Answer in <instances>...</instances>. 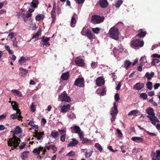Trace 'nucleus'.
<instances>
[{"instance_id": "obj_55", "label": "nucleus", "mask_w": 160, "mask_h": 160, "mask_svg": "<svg viewBox=\"0 0 160 160\" xmlns=\"http://www.w3.org/2000/svg\"><path fill=\"white\" fill-rule=\"evenodd\" d=\"M78 134V135H79V138L81 139H83V133L81 131Z\"/></svg>"}, {"instance_id": "obj_57", "label": "nucleus", "mask_w": 160, "mask_h": 160, "mask_svg": "<svg viewBox=\"0 0 160 160\" xmlns=\"http://www.w3.org/2000/svg\"><path fill=\"white\" fill-rule=\"evenodd\" d=\"M58 131L61 133V134L63 135L66 134V130L65 129H63L62 130L59 129Z\"/></svg>"}, {"instance_id": "obj_38", "label": "nucleus", "mask_w": 160, "mask_h": 160, "mask_svg": "<svg viewBox=\"0 0 160 160\" xmlns=\"http://www.w3.org/2000/svg\"><path fill=\"white\" fill-rule=\"evenodd\" d=\"M29 152L28 151H25L23 152L22 153V155L21 156V157L23 159L24 158H26L27 157L28 154Z\"/></svg>"}, {"instance_id": "obj_18", "label": "nucleus", "mask_w": 160, "mask_h": 160, "mask_svg": "<svg viewBox=\"0 0 160 160\" xmlns=\"http://www.w3.org/2000/svg\"><path fill=\"white\" fill-rule=\"evenodd\" d=\"M30 60L29 58H26L24 57H22L18 61V63L20 65H22L25 63L27 61Z\"/></svg>"}, {"instance_id": "obj_41", "label": "nucleus", "mask_w": 160, "mask_h": 160, "mask_svg": "<svg viewBox=\"0 0 160 160\" xmlns=\"http://www.w3.org/2000/svg\"><path fill=\"white\" fill-rule=\"evenodd\" d=\"M146 85L147 86V88L149 90H151L152 88V84L151 82H148L147 83Z\"/></svg>"}, {"instance_id": "obj_11", "label": "nucleus", "mask_w": 160, "mask_h": 160, "mask_svg": "<svg viewBox=\"0 0 160 160\" xmlns=\"http://www.w3.org/2000/svg\"><path fill=\"white\" fill-rule=\"evenodd\" d=\"M34 134L35 135H33V137L37 138L38 140H42V135H44V132H38L37 131H35Z\"/></svg>"}, {"instance_id": "obj_63", "label": "nucleus", "mask_w": 160, "mask_h": 160, "mask_svg": "<svg viewBox=\"0 0 160 160\" xmlns=\"http://www.w3.org/2000/svg\"><path fill=\"white\" fill-rule=\"evenodd\" d=\"M160 86V84L159 83H156L154 85V88L155 89H158Z\"/></svg>"}, {"instance_id": "obj_12", "label": "nucleus", "mask_w": 160, "mask_h": 160, "mask_svg": "<svg viewBox=\"0 0 160 160\" xmlns=\"http://www.w3.org/2000/svg\"><path fill=\"white\" fill-rule=\"evenodd\" d=\"M61 98L62 101L69 102L70 100V98L67 94L65 92H63L61 95Z\"/></svg>"}, {"instance_id": "obj_42", "label": "nucleus", "mask_w": 160, "mask_h": 160, "mask_svg": "<svg viewBox=\"0 0 160 160\" xmlns=\"http://www.w3.org/2000/svg\"><path fill=\"white\" fill-rule=\"evenodd\" d=\"M116 26L118 27L119 29H122L123 28L124 24L122 22H119L116 24Z\"/></svg>"}, {"instance_id": "obj_32", "label": "nucleus", "mask_w": 160, "mask_h": 160, "mask_svg": "<svg viewBox=\"0 0 160 160\" xmlns=\"http://www.w3.org/2000/svg\"><path fill=\"white\" fill-rule=\"evenodd\" d=\"M51 18L52 19V23L54 22L56 19V12L55 11L52 10L51 12Z\"/></svg>"}, {"instance_id": "obj_3", "label": "nucleus", "mask_w": 160, "mask_h": 160, "mask_svg": "<svg viewBox=\"0 0 160 160\" xmlns=\"http://www.w3.org/2000/svg\"><path fill=\"white\" fill-rule=\"evenodd\" d=\"M104 17L102 16L97 15H93L92 16L91 22L93 24H98L103 22Z\"/></svg>"}, {"instance_id": "obj_40", "label": "nucleus", "mask_w": 160, "mask_h": 160, "mask_svg": "<svg viewBox=\"0 0 160 160\" xmlns=\"http://www.w3.org/2000/svg\"><path fill=\"white\" fill-rule=\"evenodd\" d=\"M50 39V38L46 37L44 36L42 37L41 38L42 41L43 42H48L49 40Z\"/></svg>"}, {"instance_id": "obj_17", "label": "nucleus", "mask_w": 160, "mask_h": 160, "mask_svg": "<svg viewBox=\"0 0 160 160\" xmlns=\"http://www.w3.org/2000/svg\"><path fill=\"white\" fill-rule=\"evenodd\" d=\"M43 149V147L40 146L38 148H34L33 150V153L37 156H39L40 154V152Z\"/></svg>"}, {"instance_id": "obj_10", "label": "nucleus", "mask_w": 160, "mask_h": 160, "mask_svg": "<svg viewBox=\"0 0 160 160\" xmlns=\"http://www.w3.org/2000/svg\"><path fill=\"white\" fill-rule=\"evenodd\" d=\"M105 81L103 77H100L98 78L96 81V84L98 86H101L104 84Z\"/></svg>"}, {"instance_id": "obj_51", "label": "nucleus", "mask_w": 160, "mask_h": 160, "mask_svg": "<svg viewBox=\"0 0 160 160\" xmlns=\"http://www.w3.org/2000/svg\"><path fill=\"white\" fill-rule=\"evenodd\" d=\"M143 64L139 62V64H138L137 66V69L138 70H142V66L143 65Z\"/></svg>"}, {"instance_id": "obj_5", "label": "nucleus", "mask_w": 160, "mask_h": 160, "mask_svg": "<svg viewBox=\"0 0 160 160\" xmlns=\"http://www.w3.org/2000/svg\"><path fill=\"white\" fill-rule=\"evenodd\" d=\"M110 112L111 114L112 115L111 121L112 122L115 120L116 116L118 112V108L115 102L113 103V107L112 109V110Z\"/></svg>"}, {"instance_id": "obj_58", "label": "nucleus", "mask_w": 160, "mask_h": 160, "mask_svg": "<svg viewBox=\"0 0 160 160\" xmlns=\"http://www.w3.org/2000/svg\"><path fill=\"white\" fill-rule=\"evenodd\" d=\"M151 57L153 58H160V55L156 53L153 54Z\"/></svg>"}, {"instance_id": "obj_59", "label": "nucleus", "mask_w": 160, "mask_h": 160, "mask_svg": "<svg viewBox=\"0 0 160 160\" xmlns=\"http://www.w3.org/2000/svg\"><path fill=\"white\" fill-rule=\"evenodd\" d=\"M115 99L116 101H118L120 99V98L119 94L118 93H116L114 96Z\"/></svg>"}, {"instance_id": "obj_60", "label": "nucleus", "mask_w": 160, "mask_h": 160, "mask_svg": "<svg viewBox=\"0 0 160 160\" xmlns=\"http://www.w3.org/2000/svg\"><path fill=\"white\" fill-rule=\"evenodd\" d=\"M117 132L118 135V137H121L122 136V134L120 130L119 129H117Z\"/></svg>"}, {"instance_id": "obj_48", "label": "nucleus", "mask_w": 160, "mask_h": 160, "mask_svg": "<svg viewBox=\"0 0 160 160\" xmlns=\"http://www.w3.org/2000/svg\"><path fill=\"white\" fill-rule=\"evenodd\" d=\"M30 109L31 111L32 112H34L35 111V108L33 102L32 103L30 106Z\"/></svg>"}, {"instance_id": "obj_14", "label": "nucleus", "mask_w": 160, "mask_h": 160, "mask_svg": "<svg viewBox=\"0 0 160 160\" xmlns=\"http://www.w3.org/2000/svg\"><path fill=\"white\" fill-rule=\"evenodd\" d=\"M99 3L100 6L102 8H106L108 5L107 0H99Z\"/></svg>"}, {"instance_id": "obj_26", "label": "nucleus", "mask_w": 160, "mask_h": 160, "mask_svg": "<svg viewBox=\"0 0 160 160\" xmlns=\"http://www.w3.org/2000/svg\"><path fill=\"white\" fill-rule=\"evenodd\" d=\"M150 121L154 125H156V122H158L159 121L158 119L155 115L152 116V118Z\"/></svg>"}, {"instance_id": "obj_1", "label": "nucleus", "mask_w": 160, "mask_h": 160, "mask_svg": "<svg viewBox=\"0 0 160 160\" xmlns=\"http://www.w3.org/2000/svg\"><path fill=\"white\" fill-rule=\"evenodd\" d=\"M20 142V140L19 138L14 136L12 138H10L8 141V144L10 146H13V148L12 147V149L13 150L17 148Z\"/></svg>"}, {"instance_id": "obj_22", "label": "nucleus", "mask_w": 160, "mask_h": 160, "mask_svg": "<svg viewBox=\"0 0 160 160\" xmlns=\"http://www.w3.org/2000/svg\"><path fill=\"white\" fill-rule=\"evenodd\" d=\"M146 111L147 113L150 115H151L152 116L155 115V114L154 112V110L152 108H148L146 109Z\"/></svg>"}, {"instance_id": "obj_6", "label": "nucleus", "mask_w": 160, "mask_h": 160, "mask_svg": "<svg viewBox=\"0 0 160 160\" xmlns=\"http://www.w3.org/2000/svg\"><path fill=\"white\" fill-rule=\"evenodd\" d=\"M70 105L69 104L66 103L64 104L61 103L58 109L60 110L62 113H66L70 109Z\"/></svg>"}, {"instance_id": "obj_62", "label": "nucleus", "mask_w": 160, "mask_h": 160, "mask_svg": "<svg viewBox=\"0 0 160 160\" xmlns=\"http://www.w3.org/2000/svg\"><path fill=\"white\" fill-rule=\"evenodd\" d=\"M31 127L33 129H38V127L37 125H35L34 123H32Z\"/></svg>"}, {"instance_id": "obj_2", "label": "nucleus", "mask_w": 160, "mask_h": 160, "mask_svg": "<svg viewBox=\"0 0 160 160\" xmlns=\"http://www.w3.org/2000/svg\"><path fill=\"white\" fill-rule=\"evenodd\" d=\"M109 34L110 37L116 40H118L119 35L118 29L115 26L112 27L109 31Z\"/></svg>"}, {"instance_id": "obj_53", "label": "nucleus", "mask_w": 160, "mask_h": 160, "mask_svg": "<svg viewBox=\"0 0 160 160\" xmlns=\"http://www.w3.org/2000/svg\"><path fill=\"white\" fill-rule=\"evenodd\" d=\"M97 66V63L96 62H92L91 64V67L93 69L95 68Z\"/></svg>"}, {"instance_id": "obj_27", "label": "nucleus", "mask_w": 160, "mask_h": 160, "mask_svg": "<svg viewBox=\"0 0 160 160\" xmlns=\"http://www.w3.org/2000/svg\"><path fill=\"white\" fill-rule=\"evenodd\" d=\"M59 135L58 132L55 130L52 131L51 132V135L54 138H56Z\"/></svg>"}, {"instance_id": "obj_56", "label": "nucleus", "mask_w": 160, "mask_h": 160, "mask_svg": "<svg viewBox=\"0 0 160 160\" xmlns=\"http://www.w3.org/2000/svg\"><path fill=\"white\" fill-rule=\"evenodd\" d=\"M13 45L15 47H18L17 42L16 41V38H15L13 41Z\"/></svg>"}, {"instance_id": "obj_47", "label": "nucleus", "mask_w": 160, "mask_h": 160, "mask_svg": "<svg viewBox=\"0 0 160 160\" xmlns=\"http://www.w3.org/2000/svg\"><path fill=\"white\" fill-rule=\"evenodd\" d=\"M27 72V71H20L19 74L21 76H24Z\"/></svg>"}, {"instance_id": "obj_36", "label": "nucleus", "mask_w": 160, "mask_h": 160, "mask_svg": "<svg viewBox=\"0 0 160 160\" xmlns=\"http://www.w3.org/2000/svg\"><path fill=\"white\" fill-rule=\"evenodd\" d=\"M160 62V61L158 59H152L151 62V64L152 65H156Z\"/></svg>"}, {"instance_id": "obj_21", "label": "nucleus", "mask_w": 160, "mask_h": 160, "mask_svg": "<svg viewBox=\"0 0 160 160\" xmlns=\"http://www.w3.org/2000/svg\"><path fill=\"white\" fill-rule=\"evenodd\" d=\"M154 75V73L152 72L151 73L148 72H146L145 75V77L147 78L148 80H150L153 77Z\"/></svg>"}, {"instance_id": "obj_43", "label": "nucleus", "mask_w": 160, "mask_h": 160, "mask_svg": "<svg viewBox=\"0 0 160 160\" xmlns=\"http://www.w3.org/2000/svg\"><path fill=\"white\" fill-rule=\"evenodd\" d=\"M138 112V111L137 110H133L131 111L129 113L128 115V116H131L132 115H134L135 114L137 113Z\"/></svg>"}, {"instance_id": "obj_49", "label": "nucleus", "mask_w": 160, "mask_h": 160, "mask_svg": "<svg viewBox=\"0 0 160 160\" xmlns=\"http://www.w3.org/2000/svg\"><path fill=\"white\" fill-rule=\"evenodd\" d=\"M93 152V151H91L88 152H85L86 157L88 158L90 157L92 155Z\"/></svg>"}, {"instance_id": "obj_54", "label": "nucleus", "mask_w": 160, "mask_h": 160, "mask_svg": "<svg viewBox=\"0 0 160 160\" xmlns=\"http://www.w3.org/2000/svg\"><path fill=\"white\" fill-rule=\"evenodd\" d=\"M140 97L144 99H146L147 98V94L145 93H142L140 94Z\"/></svg>"}, {"instance_id": "obj_35", "label": "nucleus", "mask_w": 160, "mask_h": 160, "mask_svg": "<svg viewBox=\"0 0 160 160\" xmlns=\"http://www.w3.org/2000/svg\"><path fill=\"white\" fill-rule=\"evenodd\" d=\"M41 31L39 30L37 32L36 34L34 35L32 37V38H38L39 36H41Z\"/></svg>"}, {"instance_id": "obj_29", "label": "nucleus", "mask_w": 160, "mask_h": 160, "mask_svg": "<svg viewBox=\"0 0 160 160\" xmlns=\"http://www.w3.org/2000/svg\"><path fill=\"white\" fill-rule=\"evenodd\" d=\"M21 132V128L19 126H17L15 128V130L14 131L13 135L14 134H18L20 133Z\"/></svg>"}, {"instance_id": "obj_4", "label": "nucleus", "mask_w": 160, "mask_h": 160, "mask_svg": "<svg viewBox=\"0 0 160 160\" xmlns=\"http://www.w3.org/2000/svg\"><path fill=\"white\" fill-rule=\"evenodd\" d=\"M13 103H14V104H15V103L14 102L13 103H11L13 107V110L17 111V112L16 114H11L10 116L13 119L18 118V120H21L22 117L20 116L21 113L20 110L19 109H17V106L16 105V106L15 108H14L13 105Z\"/></svg>"}, {"instance_id": "obj_46", "label": "nucleus", "mask_w": 160, "mask_h": 160, "mask_svg": "<svg viewBox=\"0 0 160 160\" xmlns=\"http://www.w3.org/2000/svg\"><path fill=\"white\" fill-rule=\"evenodd\" d=\"M16 35V34L15 32H12L10 33L8 35V37L10 39H12Z\"/></svg>"}, {"instance_id": "obj_16", "label": "nucleus", "mask_w": 160, "mask_h": 160, "mask_svg": "<svg viewBox=\"0 0 160 160\" xmlns=\"http://www.w3.org/2000/svg\"><path fill=\"white\" fill-rule=\"evenodd\" d=\"M69 143L68 145V147H74L78 143V142L75 138H73L72 139Z\"/></svg>"}, {"instance_id": "obj_30", "label": "nucleus", "mask_w": 160, "mask_h": 160, "mask_svg": "<svg viewBox=\"0 0 160 160\" xmlns=\"http://www.w3.org/2000/svg\"><path fill=\"white\" fill-rule=\"evenodd\" d=\"M132 62L129 60H126L124 62V67L126 69H128V68L131 65Z\"/></svg>"}, {"instance_id": "obj_25", "label": "nucleus", "mask_w": 160, "mask_h": 160, "mask_svg": "<svg viewBox=\"0 0 160 160\" xmlns=\"http://www.w3.org/2000/svg\"><path fill=\"white\" fill-rule=\"evenodd\" d=\"M12 92L14 94V95L18 97H22L21 93L17 90H12Z\"/></svg>"}, {"instance_id": "obj_64", "label": "nucleus", "mask_w": 160, "mask_h": 160, "mask_svg": "<svg viewBox=\"0 0 160 160\" xmlns=\"http://www.w3.org/2000/svg\"><path fill=\"white\" fill-rule=\"evenodd\" d=\"M65 135H66V134L62 135L61 136L60 140L62 142H63L65 141Z\"/></svg>"}, {"instance_id": "obj_24", "label": "nucleus", "mask_w": 160, "mask_h": 160, "mask_svg": "<svg viewBox=\"0 0 160 160\" xmlns=\"http://www.w3.org/2000/svg\"><path fill=\"white\" fill-rule=\"evenodd\" d=\"M71 128L73 129L74 131V132L76 133H78L81 131L79 126L75 125H74L73 127H71Z\"/></svg>"}, {"instance_id": "obj_39", "label": "nucleus", "mask_w": 160, "mask_h": 160, "mask_svg": "<svg viewBox=\"0 0 160 160\" xmlns=\"http://www.w3.org/2000/svg\"><path fill=\"white\" fill-rule=\"evenodd\" d=\"M95 147L97 148L100 152L102 150V146L98 143H96L95 144Z\"/></svg>"}, {"instance_id": "obj_7", "label": "nucleus", "mask_w": 160, "mask_h": 160, "mask_svg": "<svg viewBox=\"0 0 160 160\" xmlns=\"http://www.w3.org/2000/svg\"><path fill=\"white\" fill-rule=\"evenodd\" d=\"M75 62L76 64L79 66L83 67L85 65L84 60L78 57L75 59Z\"/></svg>"}, {"instance_id": "obj_31", "label": "nucleus", "mask_w": 160, "mask_h": 160, "mask_svg": "<svg viewBox=\"0 0 160 160\" xmlns=\"http://www.w3.org/2000/svg\"><path fill=\"white\" fill-rule=\"evenodd\" d=\"M146 31H143L142 30H140L137 36L140 38L144 37L146 35Z\"/></svg>"}, {"instance_id": "obj_15", "label": "nucleus", "mask_w": 160, "mask_h": 160, "mask_svg": "<svg viewBox=\"0 0 160 160\" xmlns=\"http://www.w3.org/2000/svg\"><path fill=\"white\" fill-rule=\"evenodd\" d=\"M144 86L143 83H137L133 87V89L137 90H140Z\"/></svg>"}, {"instance_id": "obj_44", "label": "nucleus", "mask_w": 160, "mask_h": 160, "mask_svg": "<svg viewBox=\"0 0 160 160\" xmlns=\"http://www.w3.org/2000/svg\"><path fill=\"white\" fill-rule=\"evenodd\" d=\"M5 49L8 52L9 54H12L13 53L12 51L11 50L10 47L9 46L5 45Z\"/></svg>"}, {"instance_id": "obj_61", "label": "nucleus", "mask_w": 160, "mask_h": 160, "mask_svg": "<svg viewBox=\"0 0 160 160\" xmlns=\"http://www.w3.org/2000/svg\"><path fill=\"white\" fill-rule=\"evenodd\" d=\"M57 12L58 14L59 15L62 13L61 8V7L58 6L57 8Z\"/></svg>"}, {"instance_id": "obj_8", "label": "nucleus", "mask_w": 160, "mask_h": 160, "mask_svg": "<svg viewBox=\"0 0 160 160\" xmlns=\"http://www.w3.org/2000/svg\"><path fill=\"white\" fill-rule=\"evenodd\" d=\"M74 85L81 87H83L84 86V79L78 78L76 80L75 82Z\"/></svg>"}, {"instance_id": "obj_45", "label": "nucleus", "mask_w": 160, "mask_h": 160, "mask_svg": "<svg viewBox=\"0 0 160 160\" xmlns=\"http://www.w3.org/2000/svg\"><path fill=\"white\" fill-rule=\"evenodd\" d=\"M93 32L95 33L98 34L99 33L100 29L99 28H92Z\"/></svg>"}, {"instance_id": "obj_37", "label": "nucleus", "mask_w": 160, "mask_h": 160, "mask_svg": "<svg viewBox=\"0 0 160 160\" xmlns=\"http://www.w3.org/2000/svg\"><path fill=\"white\" fill-rule=\"evenodd\" d=\"M122 0H118L116 3L115 6L117 8H118L122 3Z\"/></svg>"}, {"instance_id": "obj_9", "label": "nucleus", "mask_w": 160, "mask_h": 160, "mask_svg": "<svg viewBox=\"0 0 160 160\" xmlns=\"http://www.w3.org/2000/svg\"><path fill=\"white\" fill-rule=\"evenodd\" d=\"M144 42L142 41L136 40L132 42V45L134 47H142L143 46Z\"/></svg>"}, {"instance_id": "obj_19", "label": "nucleus", "mask_w": 160, "mask_h": 160, "mask_svg": "<svg viewBox=\"0 0 160 160\" xmlns=\"http://www.w3.org/2000/svg\"><path fill=\"white\" fill-rule=\"evenodd\" d=\"M131 140L136 142L139 143L143 142V139L141 137H134L131 138Z\"/></svg>"}, {"instance_id": "obj_34", "label": "nucleus", "mask_w": 160, "mask_h": 160, "mask_svg": "<svg viewBox=\"0 0 160 160\" xmlns=\"http://www.w3.org/2000/svg\"><path fill=\"white\" fill-rule=\"evenodd\" d=\"M44 17V15L42 14H38L36 16L35 19L37 21H39L43 19Z\"/></svg>"}, {"instance_id": "obj_33", "label": "nucleus", "mask_w": 160, "mask_h": 160, "mask_svg": "<svg viewBox=\"0 0 160 160\" xmlns=\"http://www.w3.org/2000/svg\"><path fill=\"white\" fill-rule=\"evenodd\" d=\"M139 62L144 65L147 62L146 58L145 56L141 57L139 60Z\"/></svg>"}, {"instance_id": "obj_50", "label": "nucleus", "mask_w": 160, "mask_h": 160, "mask_svg": "<svg viewBox=\"0 0 160 160\" xmlns=\"http://www.w3.org/2000/svg\"><path fill=\"white\" fill-rule=\"evenodd\" d=\"M156 158L158 160H160V151L157 150L156 152Z\"/></svg>"}, {"instance_id": "obj_13", "label": "nucleus", "mask_w": 160, "mask_h": 160, "mask_svg": "<svg viewBox=\"0 0 160 160\" xmlns=\"http://www.w3.org/2000/svg\"><path fill=\"white\" fill-rule=\"evenodd\" d=\"M77 18V14L74 13L73 14L71 18V26L72 27H74L76 22V19Z\"/></svg>"}, {"instance_id": "obj_28", "label": "nucleus", "mask_w": 160, "mask_h": 160, "mask_svg": "<svg viewBox=\"0 0 160 160\" xmlns=\"http://www.w3.org/2000/svg\"><path fill=\"white\" fill-rule=\"evenodd\" d=\"M61 77L62 78L63 80H67L69 77V73L67 72L66 73H63Z\"/></svg>"}, {"instance_id": "obj_23", "label": "nucleus", "mask_w": 160, "mask_h": 160, "mask_svg": "<svg viewBox=\"0 0 160 160\" xmlns=\"http://www.w3.org/2000/svg\"><path fill=\"white\" fill-rule=\"evenodd\" d=\"M85 36H87L89 39H92L93 38L92 34L91 31L88 29L85 32Z\"/></svg>"}, {"instance_id": "obj_20", "label": "nucleus", "mask_w": 160, "mask_h": 160, "mask_svg": "<svg viewBox=\"0 0 160 160\" xmlns=\"http://www.w3.org/2000/svg\"><path fill=\"white\" fill-rule=\"evenodd\" d=\"M28 4L29 5L31 4V6L32 8H35L36 7L37 5L38 4V0H33L31 3H26L25 5Z\"/></svg>"}, {"instance_id": "obj_52", "label": "nucleus", "mask_w": 160, "mask_h": 160, "mask_svg": "<svg viewBox=\"0 0 160 160\" xmlns=\"http://www.w3.org/2000/svg\"><path fill=\"white\" fill-rule=\"evenodd\" d=\"M50 148H51V149L53 150V151L54 152H56L57 150V148L56 147L55 145L52 144L50 145Z\"/></svg>"}]
</instances>
